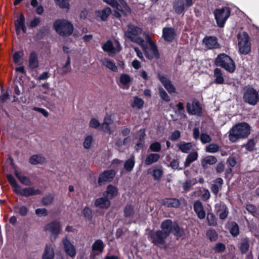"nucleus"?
I'll list each match as a JSON object with an SVG mask.
<instances>
[{
    "instance_id": "31",
    "label": "nucleus",
    "mask_w": 259,
    "mask_h": 259,
    "mask_svg": "<svg viewBox=\"0 0 259 259\" xmlns=\"http://www.w3.org/2000/svg\"><path fill=\"white\" fill-rule=\"evenodd\" d=\"M223 183V180L222 178H217L215 181L214 184H212L211 187L212 192L217 195L220 190V189L222 187Z\"/></svg>"
},
{
    "instance_id": "5",
    "label": "nucleus",
    "mask_w": 259,
    "mask_h": 259,
    "mask_svg": "<svg viewBox=\"0 0 259 259\" xmlns=\"http://www.w3.org/2000/svg\"><path fill=\"white\" fill-rule=\"evenodd\" d=\"M55 31L63 36L70 35L73 30L72 24L64 19H59L56 21L54 24Z\"/></svg>"
},
{
    "instance_id": "46",
    "label": "nucleus",
    "mask_w": 259,
    "mask_h": 259,
    "mask_svg": "<svg viewBox=\"0 0 259 259\" xmlns=\"http://www.w3.org/2000/svg\"><path fill=\"white\" fill-rule=\"evenodd\" d=\"M135 165V157L134 156L132 155L131 158L127 159L125 163H124V168L125 169L128 171H131L132 170L134 166Z\"/></svg>"
},
{
    "instance_id": "12",
    "label": "nucleus",
    "mask_w": 259,
    "mask_h": 259,
    "mask_svg": "<svg viewBox=\"0 0 259 259\" xmlns=\"http://www.w3.org/2000/svg\"><path fill=\"white\" fill-rule=\"evenodd\" d=\"M158 77L162 85L169 94L176 93V89L169 79L165 76L160 74L158 75Z\"/></svg>"
},
{
    "instance_id": "25",
    "label": "nucleus",
    "mask_w": 259,
    "mask_h": 259,
    "mask_svg": "<svg viewBox=\"0 0 259 259\" xmlns=\"http://www.w3.org/2000/svg\"><path fill=\"white\" fill-rule=\"evenodd\" d=\"M55 253L54 248L51 244L46 246L44 253L42 255V259H53L54 257Z\"/></svg>"
},
{
    "instance_id": "51",
    "label": "nucleus",
    "mask_w": 259,
    "mask_h": 259,
    "mask_svg": "<svg viewBox=\"0 0 259 259\" xmlns=\"http://www.w3.org/2000/svg\"><path fill=\"white\" fill-rule=\"evenodd\" d=\"M139 135L140 142L139 143H138L136 146V148L137 151L142 149L143 146L142 140L144 139V137L145 136L144 130H140L139 132Z\"/></svg>"
},
{
    "instance_id": "6",
    "label": "nucleus",
    "mask_w": 259,
    "mask_h": 259,
    "mask_svg": "<svg viewBox=\"0 0 259 259\" xmlns=\"http://www.w3.org/2000/svg\"><path fill=\"white\" fill-rule=\"evenodd\" d=\"M142 33V29L134 25H128L127 30L125 32V35L130 40L135 42L139 45L143 44L145 40L139 37V35Z\"/></svg>"
},
{
    "instance_id": "49",
    "label": "nucleus",
    "mask_w": 259,
    "mask_h": 259,
    "mask_svg": "<svg viewBox=\"0 0 259 259\" xmlns=\"http://www.w3.org/2000/svg\"><path fill=\"white\" fill-rule=\"evenodd\" d=\"M93 142V137L92 136H88L84 138L83 141V147L85 149H89L91 148Z\"/></svg>"
},
{
    "instance_id": "17",
    "label": "nucleus",
    "mask_w": 259,
    "mask_h": 259,
    "mask_svg": "<svg viewBox=\"0 0 259 259\" xmlns=\"http://www.w3.org/2000/svg\"><path fill=\"white\" fill-rule=\"evenodd\" d=\"M16 193L22 196L27 197L33 195L39 194L40 193V191L38 189H35L31 187L22 189L20 186L19 189H17Z\"/></svg>"
},
{
    "instance_id": "23",
    "label": "nucleus",
    "mask_w": 259,
    "mask_h": 259,
    "mask_svg": "<svg viewBox=\"0 0 259 259\" xmlns=\"http://www.w3.org/2000/svg\"><path fill=\"white\" fill-rule=\"evenodd\" d=\"M95 205L100 208H107L110 205V201L106 196L101 197L96 200Z\"/></svg>"
},
{
    "instance_id": "57",
    "label": "nucleus",
    "mask_w": 259,
    "mask_h": 259,
    "mask_svg": "<svg viewBox=\"0 0 259 259\" xmlns=\"http://www.w3.org/2000/svg\"><path fill=\"white\" fill-rule=\"evenodd\" d=\"M54 200V197L53 195L50 194L46 196L42 200L43 204L45 205H49L52 203Z\"/></svg>"
},
{
    "instance_id": "63",
    "label": "nucleus",
    "mask_w": 259,
    "mask_h": 259,
    "mask_svg": "<svg viewBox=\"0 0 259 259\" xmlns=\"http://www.w3.org/2000/svg\"><path fill=\"white\" fill-rule=\"evenodd\" d=\"M100 125V122L96 118H92L90 122V126L92 128H97L99 127Z\"/></svg>"
},
{
    "instance_id": "45",
    "label": "nucleus",
    "mask_w": 259,
    "mask_h": 259,
    "mask_svg": "<svg viewBox=\"0 0 259 259\" xmlns=\"http://www.w3.org/2000/svg\"><path fill=\"white\" fill-rule=\"evenodd\" d=\"M230 232L232 235L237 236L239 233V229L238 225L235 222H231L229 224Z\"/></svg>"
},
{
    "instance_id": "48",
    "label": "nucleus",
    "mask_w": 259,
    "mask_h": 259,
    "mask_svg": "<svg viewBox=\"0 0 259 259\" xmlns=\"http://www.w3.org/2000/svg\"><path fill=\"white\" fill-rule=\"evenodd\" d=\"M7 177L8 181L12 186L14 191L16 192L17 189H19L20 186L18 185L16 181L12 175L9 174L7 175Z\"/></svg>"
},
{
    "instance_id": "24",
    "label": "nucleus",
    "mask_w": 259,
    "mask_h": 259,
    "mask_svg": "<svg viewBox=\"0 0 259 259\" xmlns=\"http://www.w3.org/2000/svg\"><path fill=\"white\" fill-rule=\"evenodd\" d=\"M28 65L31 69L36 68L38 66L39 62L38 60L37 55L36 53H31L29 58Z\"/></svg>"
},
{
    "instance_id": "9",
    "label": "nucleus",
    "mask_w": 259,
    "mask_h": 259,
    "mask_svg": "<svg viewBox=\"0 0 259 259\" xmlns=\"http://www.w3.org/2000/svg\"><path fill=\"white\" fill-rule=\"evenodd\" d=\"M61 228L60 222L55 220L47 224L44 227V230L50 234L51 238L55 239L60 233Z\"/></svg>"
},
{
    "instance_id": "15",
    "label": "nucleus",
    "mask_w": 259,
    "mask_h": 259,
    "mask_svg": "<svg viewBox=\"0 0 259 259\" xmlns=\"http://www.w3.org/2000/svg\"><path fill=\"white\" fill-rule=\"evenodd\" d=\"M115 171L113 170H109L104 171L101 175H100L98 183L99 185L111 181L115 175Z\"/></svg>"
},
{
    "instance_id": "36",
    "label": "nucleus",
    "mask_w": 259,
    "mask_h": 259,
    "mask_svg": "<svg viewBox=\"0 0 259 259\" xmlns=\"http://www.w3.org/2000/svg\"><path fill=\"white\" fill-rule=\"evenodd\" d=\"M198 158V153L196 152H192L189 154L186 159L184 163V167H188L190 164L196 160Z\"/></svg>"
},
{
    "instance_id": "16",
    "label": "nucleus",
    "mask_w": 259,
    "mask_h": 259,
    "mask_svg": "<svg viewBox=\"0 0 259 259\" xmlns=\"http://www.w3.org/2000/svg\"><path fill=\"white\" fill-rule=\"evenodd\" d=\"M41 91L42 94V97L46 100L50 99L56 95L55 89L50 88L49 83L42 84Z\"/></svg>"
},
{
    "instance_id": "53",
    "label": "nucleus",
    "mask_w": 259,
    "mask_h": 259,
    "mask_svg": "<svg viewBox=\"0 0 259 259\" xmlns=\"http://www.w3.org/2000/svg\"><path fill=\"white\" fill-rule=\"evenodd\" d=\"M159 93L160 98L165 102H169L170 100L169 96L165 90L162 88H159Z\"/></svg>"
},
{
    "instance_id": "56",
    "label": "nucleus",
    "mask_w": 259,
    "mask_h": 259,
    "mask_svg": "<svg viewBox=\"0 0 259 259\" xmlns=\"http://www.w3.org/2000/svg\"><path fill=\"white\" fill-rule=\"evenodd\" d=\"M56 4L61 8L69 9V4L67 0H55Z\"/></svg>"
},
{
    "instance_id": "32",
    "label": "nucleus",
    "mask_w": 259,
    "mask_h": 259,
    "mask_svg": "<svg viewBox=\"0 0 259 259\" xmlns=\"http://www.w3.org/2000/svg\"><path fill=\"white\" fill-rule=\"evenodd\" d=\"M160 158V155L157 153H152L148 155L145 160L146 165H151L156 162Z\"/></svg>"
},
{
    "instance_id": "62",
    "label": "nucleus",
    "mask_w": 259,
    "mask_h": 259,
    "mask_svg": "<svg viewBox=\"0 0 259 259\" xmlns=\"http://www.w3.org/2000/svg\"><path fill=\"white\" fill-rule=\"evenodd\" d=\"M84 215L86 219L91 220L92 218V211L91 209L88 207H85L83 210Z\"/></svg>"
},
{
    "instance_id": "35",
    "label": "nucleus",
    "mask_w": 259,
    "mask_h": 259,
    "mask_svg": "<svg viewBox=\"0 0 259 259\" xmlns=\"http://www.w3.org/2000/svg\"><path fill=\"white\" fill-rule=\"evenodd\" d=\"M117 189L116 187L109 185L108 186L107 191L105 193V196L108 199L112 198L117 195Z\"/></svg>"
},
{
    "instance_id": "7",
    "label": "nucleus",
    "mask_w": 259,
    "mask_h": 259,
    "mask_svg": "<svg viewBox=\"0 0 259 259\" xmlns=\"http://www.w3.org/2000/svg\"><path fill=\"white\" fill-rule=\"evenodd\" d=\"M239 52L242 54H247L250 51V42L248 34L245 32H239L237 35Z\"/></svg>"
},
{
    "instance_id": "8",
    "label": "nucleus",
    "mask_w": 259,
    "mask_h": 259,
    "mask_svg": "<svg viewBox=\"0 0 259 259\" xmlns=\"http://www.w3.org/2000/svg\"><path fill=\"white\" fill-rule=\"evenodd\" d=\"M217 24L220 27H224L225 23L230 15V10L227 7L215 10L214 12Z\"/></svg>"
},
{
    "instance_id": "41",
    "label": "nucleus",
    "mask_w": 259,
    "mask_h": 259,
    "mask_svg": "<svg viewBox=\"0 0 259 259\" xmlns=\"http://www.w3.org/2000/svg\"><path fill=\"white\" fill-rule=\"evenodd\" d=\"M15 175L21 183L28 186L31 185V181L28 177L21 175L17 170H15Z\"/></svg>"
},
{
    "instance_id": "50",
    "label": "nucleus",
    "mask_w": 259,
    "mask_h": 259,
    "mask_svg": "<svg viewBox=\"0 0 259 259\" xmlns=\"http://www.w3.org/2000/svg\"><path fill=\"white\" fill-rule=\"evenodd\" d=\"M220 149L219 146L214 143L210 144L206 147L205 150L206 152L214 153L218 152Z\"/></svg>"
},
{
    "instance_id": "38",
    "label": "nucleus",
    "mask_w": 259,
    "mask_h": 259,
    "mask_svg": "<svg viewBox=\"0 0 259 259\" xmlns=\"http://www.w3.org/2000/svg\"><path fill=\"white\" fill-rule=\"evenodd\" d=\"M144 103V102L142 99L135 96L133 98L131 106L134 108L140 109L143 107Z\"/></svg>"
},
{
    "instance_id": "34",
    "label": "nucleus",
    "mask_w": 259,
    "mask_h": 259,
    "mask_svg": "<svg viewBox=\"0 0 259 259\" xmlns=\"http://www.w3.org/2000/svg\"><path fill=\"white\" fill-rule=\"evenodd\" d=\"M163 203L167 207H177L180 205V202L176 198H167L164 200Z\"/></svg>"
},
{
    "instance_id": "33",
    "label": "nucleus",
    "mask_w": 259,
    "mask_h": 259,
    "mask_svg": "<svg viewBox=\"0 0 259 259\" xmlns=\"http://www.w3.org/2000/svg\"><path fill=\"white\" fill-rule=\"evenodd\" d=\"M46 161V158L39 155H34L29 158V162L32 164H42Z\"/></svg>"
},
{
    "instance_id": "20",
    "label": "nucleus",
    "mask_w": 259,
    "mask_h": 259,
    "mask_svg": "<svg viewBox=\"0 0 259 259\" xmlns=\"http://www.w3.org/2000/svg\"><path fill=\"white\" fill-rule=\"evenodd\" d=\"M104 2L110 5L115 10L113 11V15L116 18H120L121 14L119 12H123L121 9V6L118 4L117 2L115 0H103Z\"/></svg>"
},
{
    "instance_id": "19",
    "label": "nucleus",
    "mask_w": 259,
    "mask_h": 259,
    "mask_svg": "<svg viewBox=\"0 0 259 259\" xmlns=\"http://www.w3.org/2000/svg\"><path fill=\"white\" fill-rule=\"evenodd\" d=\"M203 42L208 49H217L219 48V44H218L215 37H205L203 39Z\"/></svg>"
},
{
    "instance_id": "22",
    "label": "nucleus",
    "mask_w": 259,
    "mask_h": 259,
    "mask_svg": "<svg viewBox=\"0 0 259 259\" xmlns=\"http://www.w3.org/2000/svg\"><path fill=\"white\" fill-rule=\"evenodd\" d=\"M176 33L171 27L164 28L162 31V36L164 39L168 42L172 41L175 38Z\"/></svg>"
},
{
    "instance_id": "1",
    "label": "nucleus",
    "mask_w": 259,
    "mask_h": 259,
    "mask_svg": "<svg viewBox=\"0 0 259 259\" xmlns=\"http://www.w3.org/2000/svg\"><path fill=\"white\" fill-rule=\"evenodd\" d=\"M161 231L150 233L149 237L153 243H161L164 238L169 235L170 232H172L177 236L181 234L180 229L178 225L170 220L163 221L161 223Z\"/></svg>"
},
{
    "instance_id": "4",
    "label": "nucleus",
    "mask_w": 259,
    "mask_h": 259,
    "mask_svg": "<svg viewBox=\"0 0 259 259\" xmlns=\"http://www.w3.org/2000/svg\"><path fill=\"white\" fill-rule=\"evenodd\" d=\"M215 64L226 71L233 73L235 70V64L233 60L227 55L222 53L219 54L215 60Z\"/></svg>"
},
{
    "instance_id": "37",
    "label": "nucleus",
    "mask_w": 259,
    "mask_h": 259,
    "mask_svg": "<svg viewBox=\"0 0 259 259\" xmlns=\"http://www.w3.org/2000/svg\"><path fill=\"white\" fill-rule=\"evenodd\" d=\"M163 175V169L161 166H155L153 168L152 176L155 180H159Z\"/></svg>"
},
{
    "instance_id": "3",
    "label": "nucleus",
    "mask_w": 259,
    "mask_h": 259,
    "mask_svg": "<svg viewBox=\"0 0 259 259\" xmlns=\"http://www.w3.org/2000/svg\"><path fill=\"white\" fill-rule=\"evenodd\" d=\"M141 46L145 53V56L148 59L152 60L154 58L158 59L159 58V54L156 46L148 35L145 36V40Z\"/></svg>"
},
{
    "instance_id": "11",
    "label": "nucleus",
    "mask_w": 259,
    "mask_h": 259,
    "mask_svg": "<svg viewBox=\"0 0 259 259\" xmlns=\"http://www.w3.org/2000/svg\"><path fill=\"white\" fill-rule=\"evenodd\" d=\"M102 49L104 51L107 52L110 56H112L120 51L121 47L117 40H115L114 42L108 40L103 45Z\"/></svg>"
},
{
    "instance_id": "59",
    "label": "nucleus",
    "mask_w": 259,
    "mask_h": 259,
    "mask_svg": "<svg viewBox=\"0 0 259 259\" xmlns=\"http://www.w3.org/2000/svg\"><path fill=\"white\" fill-rule=\"evenodd\" d=\"M200 140L203 144L209 143L211 141V137L205 133L201 134L200 136Z\"/></svg>"
},
{
    "instance_id": "21",
    "label": "nucleus",
    "mask_w": 259,
    "mask_h": 259,
    "mask_svg": "<svg viewBox=\"0 0 259 259\" xmlns=\"http://www.w3.org/2000/svg\"><path fill=\"white\" fill-rule=\"evenodd\" d=\"M194 209L198 218L201 220L205 218L206 213L202 203L200 201H196L194 203Z\"/></svg>"
},
{
    "instance_id": "2",
    "label": "nucleus",
    "mask_w": 259,
    "mask_h": 259,
    "mask_svg": "<svg viewBox=\"0 0 259 259\" xmlns=\"http://www.w3.org/2000/svg\"><path fill=\"white\" fill-rule=\"evenodd\" d=\"M250 133V126L246 122H240L233 126L228 132L229 140L233 143L241 139L248 137Z\"/></svg>"
},
{
    "instance_id": "18",
    "label": "nucleus",
    "mask_w": 259,
    "mask_h": 259,
    "mask_svg": "<svg viewBox=\"0 0 259 259\" xmlns=\"http://www.w3.org/2000/svg\"><path fill=\"white\" fill-rule=\"evenodd\" d=\"M113 122V118L111 115H107L104 119L103 123L101 125V128L105 132L111 134V130L110 127V125L112 124Z\"/></svg>"
},
{
    "instance_id": "27",
    "label": "nucleus",
    "mask_w": 259,
    "mask_h": 259,
    "mask_svg": "<svg viewBox=\"0 0 259 259\" xmlns=\"http://www.w3.org/2000/svg\"><path fill=\"white\" fill-rule=\"evenodd\" d=\"M214 82L218 84H223L224 82L223 73L219 68H215L213 71Z\"/></svg>"
},
{
    "instance_id": "13",
    "label": "nucleus",
    "mask_w": 259,
    "mask_h": 259,
    "mask_svg": "<svg viewBox=\"0 0 259 259\" xmlns=\"http://www.w3.org/2000/svg\"><path fill=\"white\" fill-rule=\"evenodd\" d=\"M187 110L189 113L193 115L200 116L202 112V108L198 102L194 101L191 105L190 103L187 104Z\"/></svg>"
},
{
    "instance_id": "10",
    "label": "nucleus",
    "mask_w": 259,
    "mask_h": 259,
    "mask_svg": "<svg viewBox=\"0 0 259 259\" xmlns=\"http://www.w3.org/2000/svg\"><path fill=\"white\" fill-rule=\"evenodd\" d=\"M243 100L250 105H255L258 101V94L252 88H246L243 95Z\"/></svg>"
},
{
    "instance_id": "28",
    "label": "nucleus",
    "mask_w": 259,
    "mask_h": 259,
    "mask_svg": "<svg viewBox=\"0 0 259 259\" xmlns=\"http://www.w3.org/2000/svg\"><path fill=\"white\" fill-rule=\"evenodd\" d=\"M103 65L113 72L117 71V67L114 62L108 58H104L102 60Z\"/></svg>"
},
{
    "instance_id": "26",
    "label": "nucleus",
    "mask_w": 259,
    "mask_h": 259,
    "mask_svg": "<svg viewBox=\"0 0 259 259\" xmlns=\"http://www.w3.org/2000/svg\"><path fill=\"white\" fill-rule=\"evenodd\" d=\"M111 13L110 8L107 7L105 9L96 12L97 17L100 18L102 21H105Z\"/></svg>"
},
{
    "instance_id": "39",
    "label": "nucleus",
    "mask_w": 259,
    "mask_h": 259,
    "mask_svg": "<svg viewBox=\"0 0 259 259\" xmlns=\"http://www.w3.org/2000/svg\"><path fill=\"white\" fill-rule=\"evenodd\" d=\"M65 252L71 257H74L76 255V249L72 244H64Z\"/></svg>"
},
{
    "instance_id": "60",
    "label": "nucleus",
    "mask_w": 259,
    "mask_h": 259,
    "mask_svg": "<svg viewBox=\"0 0 259 259\" xmlns=\"http://www.w3.org/2000/svg\"><path fill=\"white\" fill-rule=\"evenodd\" d=\"M228 208L225 206H223L222 210L219 213L220 218L222 220L225 219L228 216Z\"/></svg>"
},
{
    "instance_id": "30",
    "label": "nucleus",
    "mask_w": 259,
    "mask_h": 259,
    "mask_svg": "<svg viewBox=\"0 0 259 259\" xmlns=\"http://www.w3.org/2000/svg\"><path fill=\"white\" fill-rule=\"evenodd\" d=\"M24 52L23 51H19L15 52L13 55V61L15 64L20 65L23 63Z\"/></svg>"
},
{
    "instance_id": "40",
    "label": "nucleus",
    "mask_w": 259,
    "mask_h": 259,
    "mask_svg": "<svg viewBox=\"0 0 259 259\" xmlns=\"http://www.w3.org/2000/svg\"><path fill=\"white\" fill-rule=\"evenodd\" d=\"M103 244H93L92 246L93 253L92 255L94 257L98 255L99 253H102L103 251Z\"/></svg>"
},
{
    "instance_id": "54",
    "label": "nucleus",
    "mask_w": 259,
    "mask_h": 259,
    "mask_svg": "<svg viewBox=\"0 0 259 259\" xmlns=\"http://www.w3.org/2000/svg\"><path fill=\"white\" fill-rule=\"evenodd\" d=\"M206 219L209 226H214L217 225V219L212 213H208Z\"/></svg>"
},
{
    "instance_id": "44",
    "label": "nucleus",
    "mask_w": 259,
    "mask_h": 259,
    "mask_svg": "<svg viewBox=\"0 0 259 259\" xmlns=\"http://www.w3.org/2000/svg\"><path fill=\"white\" fill-rule=\"evenodd\" d=\"M131 81V77L128 74L123 73L120 75L119 81L122 85L127 86V87H128V84Z\"/></svg>"
},
{
    "instance_id": "64",
    "label": "nucleus",
    "mask_w": 259,
    "mask_h": 259,
    "mask_svg": "<svg viewBox=\"0 0 259 259\" xmlns=\"http://www.w3.org/2000/svg\"><path fill=\"white\" fill-rule=\"evenodd\" d=\"M254 145H255V144H254V140L252 139H251V140H249V141L245 145V146L247 151H251L253 150Z\"/></svg>"
},
{
    "instance_id": "58",
    "label": "nucleus",
    "mask_w": 259,
    "mask_h": 259,
    "mask_svg": "<svg viewBox=\"0 0 259 259\" xmlns=\"http://www.w3.org/2000/svg\"><path fill=\"white\" fill-rule=\"evenodd\" d=\"M206 235L211 241H215L217 238V234L214 230H208L207 232Z\"/></svg>"
},
{
    "instance_id": "14",
    "label": "nucleus",
    "mask_w": 259,
    "mask_h": 259,
    "mask_svg": "<svg viewBox=\"0 0 259 259\" xmlns=\"http://www.w3.org/2000/svg\"><path fill=\"white\" fill-rule=\"evenodd\" d=\"M25 20L24 16L22 14L15 20V26L17 34H19L21 30L24 33L26 32L27 29L25 24Z\"/></svg>"
},
{
    "instance_id": "55",
    "label": "nucleus",
    "mask_w": 259,
    "mask_h": 259,
    "mask_svg": "<svg viewBox=\"0 0 259 259\" xmlns=\"http://www.w3.org/2000/svg\"><path fill=\"white\" fill-rule=\"evenodd\" d=\"M149 148L153 152H158L160 151L161 145L160 143L155 142L150 145Z\"/></svg>"
},
{
    "instance_id": "47",
    "label": "nucleus",
    "mask_w": 259,
    "mask_h": 259,
    "mask_svg": "<svg viewBox=\"0 0 259 259\" xmlns=\"http://www.w3.org/2000/svg\"><path fill=\"white\" fill-rule=\"evenodd\" d=\"M121 4V9L123 10V12H119L121 14V16L122 15H127L128 14L130 13L131 9L129 7L127 6L126 3L123 0H118Z\"/></svg>"
},
{
    "instance_id": "61",
    "label": "nucleus",
    "mask_w": 259,
    "mask_h": 259,
    "mask_svg": "<svg viewBox=\"0 0 259 259\" xmlns=\"http://www.w3.org/2000/svg\"><path fill=\"white\" fill-rule=\"evenodd\" d=\"M35 213L39 217L46 216L48 211L46 208H37L35 210Z\"/></svg>"
},
{
    "instance_id": "43",
    "label": "nucleus",
    "mask_w": 259,
    "mask_h": 259,
    "mask_svg": "<svg viewBox=\"0 0 259 259\" xmlns=\"http://www.w3.org/2000/svg\"><path fill=\"white\" fill-rule=\"evenodd\" d=\"M179 148L184 153H187L192 147L191 143H185L182 142L177 145Z\"/></svg>"
},
{
    "instance_id": "29",
    "label": "nucleus",
    "mask_w": 259,
    "mask_h": 259,
    "mask_svg": "<svg viewBox=\"0 0 259 259\" xmlns=\"http://www.w3.org/2000/svg\"><path fill=\"white\" fill-rule=\"evenodd\" d=\"M217 162V158L212 155L207 156L201 160V164L203 167H206L208 164L213 165Z\"/></svg>"
},
{
    "instance_id": "42",
    "label": "nucleus",
    "mask_w": 259,
    "mask_h": 259,
    "mask_svg": "<svg viewBox=\"0 0 259 259\" xmlns=\"http://www.w3.org/2000/svg\"><path fill=\"white\" fill-rule=\"evenodd\" d=\"M124 214L125 217H132L135 212L134 207L132 205L128 204L126 205L124 208Z\"/></svg>"
},
{
    "instance_id": "52",
    "label": "nucleus",
    "mask_w": 259,
    "mask_h": 259,
    "mask_svg": "<svg viewBox=\"0 0 259 259\" xmlns=\"http://www.w3.org/2000/svg\"><path fill=\"white\" fill-rule=\"evenodd\" d=\"M15 211L22 216H25L27 213L28 208L24 205L17 206L15 208Z\"/></svg>"
}]
</instances>
